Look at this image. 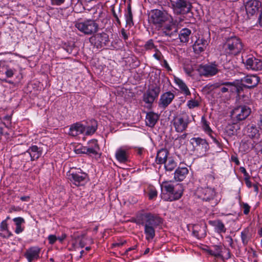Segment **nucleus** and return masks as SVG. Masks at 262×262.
<instances>
[{
    "instance_id": "nucleus-57",
    "label": "nucleus",
    "mask_w": 262,
    "mask_h": 262,
    "mask_svg": "<svg viewBox=\"0 0 262 262\" xmlns=\"http://www.w3.org/2000/svg\"><path fill=\"white\" fill-rule=\"evenodd\" d=\"M121 33L122 36L123 38V39H124V40H126L127 39H128V34H127L126 31L124 28L121 29Z\"/></svg>"
},
{
    "instance_id": "nucleus-58",
    "label": "nucleus",
    "mask_w": 262,
    "mask_h": 262,
    "mask_svg": "<svg viewBox=\"0 0 262 262\" xmlns=\"http://www.w3.org/2000/svg\"><path fill=\"white\" fill-rule=\"evenodd\" d=\"M240 171L244 174V176L245 177V179L246 178H250V176L248 173L247 172L246 169L244 167H241L239 168Z\"/></svg>"
},
{
    "instance_id": "nucleus-42",
    "label": "nucleus",
    "mask_w": 262,
    "mask_h": 262,
    "mask_svg": "<svg viewBox=\"0 0 262 262\" xmlns=\"http://www.w3.org/2000/svg\"><path fill=\"white\" fill-rule=\"evenodd\" d=\"M91 125L85 127V135H91L93 134L97 128V122L96 121L93 120L91 121Z\"/></svg>"
},
{
    "instance_id": "nucleus-8",
    "label": "nucleus",
    "mask_w": 262,
    "mask_h": 262,
    "mask_svg": "<svg viewBox=\"0 0 262 262\" xmlns=\"http://www.w3.org/2000/svg\"><path fill=\"white\" fill-rule=\"evenodd\" d=\"M68 179L76 186L83 185L86 181L88 175L81 169H71L68 172Z\"/></svg>"
},
{
    "instance_id": "nucleus-31",
    "label": "nucleus",
    "mask_w": 262,
    "mask_h": 262,
    "mask_svg": "<svg viewBox=\"0 0 262 262\" xmlns=\"http://www.w3.org/2000/svg\"><path fill=\"white\" fill-rule=\"evenodd\" d=\"M241 237L242 243L246 246L252 239V233L249 227L245 228L241 233Z\"/></svg>"
},
{
    "instance_id": "nucleus-9",
    "label": "nucleus",
    "mask_w": 262,
    "mask_h": 262,
    "mask_svg": "<svg viewBox=\"0 0 262 262\" xmlns=\"http://www.w3.org/2000/svg\"><path fill=\"white\" fill-rule=\"evenodd\" d=\"M90 42L97 49L106 46L110 40L107 34L102 32L97 33L90 38Z\"/></svg>"
},
{
    "instance_id": "nucleus-3",
    "label": "nucleus",
    "mask_w": 262,
    "mask_h": 262,
    "mask_svg": "<svg viewBox=\"0 0 262 262\" xmlns=\"http://www.w3.org/2000/svg\"><path fill=\"white\" fill-rule=\"evenodd\" d=\"M244 134L253 142L247 148V150L253 149L259 143L262 142V132L254 124H249L244 129Z\"/></svg>"
},
{
    "instance_id": "nucleus-2",
    "label": "nucleus",
    "mask_w": 262,
    "mask_h": 262,
    "mask_svg": "<svg viewBox=\"0 0 262 262\" xmlns=\"http://www.w3.org/2000/svg\"><path fill=\"white\" fill-rule=\"evenodd\" d=\"M242 39L236 36L226 37L223 44V50L226 56H233L239 54L243 50Z\"/></svg>"
},
{
    "instance_id": "nucleus-25",
    "label": "nucleus",
    "mask_w": 262,
    "mask_h": 262,
    "mask_svg": "<svg viewBox=\"0 0 262 262\" xmlns=\"http://www.w3.org/2000/svg\"><path fill=\"white\" fill-rule=\"evenodd\" d=\"M129 148L126 147H121L118 148L115 154L117 160L121 163H126L128 160Z\"/></svg>"
},
{
    "instance_id": "nucleus-47",
    "label": "nucleus",
    "mask_w": 262,
    "mask_h": 262,
    "mask_svg": "<svg viewBox=\"0 0 262 262\" xmlns=\"http://www.w3.org/2000/svg\"><path fill=\"white\" fill-rule=\"evenodd\" d=\"M148 198L149 200H153L157 198L158 192L155 188H151L148 192Z\"/></svg>"
},
{
    "instance_id": "nucleus-33",
    "label": "nucleus",
    "mask_w": 262,
    "mask_h": 262,
    "mask_svg": "<svg viewBox=\"0 0 262 262\" xmlns=\"http://www.w3.org/2000/svg\"><path fill=\"white\" fill-rule=\"evenodd\" d=\"M168 151L166 149H161L158 151L156 156V162L158 164H164L167 160Z\"/></svg>"
},
{
    "instance_id": "nucleus-11",
    "label": "nucleus",
    "mask_w": 262,
    "mask_h": 262,
    "mask_svg": "<svg viewBox=\"0 0 262 262\" xmlns=\"http://www.w3.org/2000/svg\"><path fill=\"white\" fill-rule=\"evenodd\" d=\"M167 19V14L165 12L158 9L151 11L150 21L158 27H161Z\"/></svg>"
},
{
    "instance_id": "nucleus-48",
    "label": "nucleus",
    "mask_w": 262,
    "mask_h": 262,
    "mask_svg": "<svg viewBox=\"0 0 262 262\" xmlns=\"http://www.w3.org/2000/svg\"><path fill=\"white\" fill-rule=\"evenodd\" d=\"M97 11L96 10L93 13V20H94L95 22L99 19V18L103 17L104 16V13L102 10H100L98 12V15L97 16H95V15L97 14Z\"/></svg>"
},
{
    "instance_id": "nucleus-23",
    "label": "nucleus",
    "mask_w": 262,
    "mask_h": 262,
    "mask_svg": "<svg viewBox=\"0 0 262 262\" xmlns=\"http://www.w3.org/2000/svg\"><path fill=\"white\" fill-rule=\"evenodd\" d=\"M16 72V70L11 68L8 64L5 63H1L0 64V78H11L13 76L14 74Z\"/></svg>"
},
{
    "instance_id": "nucleus-21",
    "label": "nucleus",
    "mask_w": 262,
    "mask_h": 262,
    "mask_svg": "<svg viewBox=\"0 0 262 262\" xmlns=\"http://www.w3.org/2000/svg\"><path fill=\"white\" fill-rule=\"evenodd\" d=\"M206 228L205 223L195 224L192 227V234L198 239L204 238L206 236Z\"/></svg>"
},
{
    "instance_id": "nucleus-50",
    "label": "nucleus",
    "mask_w": 262,
    "mask_h": 262,
    "mask_svg": "<svg viewBox=\"0 0 262 262\" xmlns=\"http://www.w3.org/2000/svg\"><path fill=\"white\" fill-rule=\"evenodd\" d=\"M11 119V117L10 116L7 115L4 117L3 120L4 121H6V122H4V124L6 127H9V126L10 125Z\"/></svg>"
},
{
    "instance_id": "nucleus-14",
    "label": "nucleus",
    "mask_w": 262,
    "mask_h": 262,
    "mask_svg": "<svg viewBox=\"0 0 262 262\" xmlns=\"http://www.w3.org/2000/svg\"><path fill=\"white\" fill-rule=\"evenodd\" d=\"M243 61L248 70L256 71L262 70V60L260 59L250 56L246 59L245 61L244 59Z\"/></svg>"
},
{
    "instance_id": "nucleus-39",
    "label": "nucleus",
    "mask_w": 262,
    "mask_h": 262,
    "mask_svg": "<svg viewBox=\"0 0 262 262\" xmlns=\"http://www.w3.org/2000/svg\"><path fill=\"white\" fill-rule=\"evenodd\" d=\"M239 129V126L237 124H228L225 128V133L229 136L234 135L237 131Z\"/></svg>"
},
{
    "instance_id": "nucleus-22",
    "label": "nucleus",
    "mask_w": 262,
    "mask_h": 262,
    "mask_svg": "<svg viewBox=\"0 0 262 262\" xmlns=\"http://www.w3.org/2000/svg\"><path fill=\"white\" fill-rule=\"evenodd\" d=\"M40 248L38 247H32L29 248L24 254V256L27 258L28 262H32L33 260L39 258Z\"/></svg>"
},
{
    "instance_id": "nucleus-37",
    "label": "nucleus",
    "mask_w": 262,
    "mask_h": 262,
    "mask_svg": "<svg viewBox=\"0 0 262 262\" xmlns=\"http://www.w3.org/2000/svg\"><path fill=\"white\" fill-rule=\"evenodd\" d=\"M91 143L93 144V146H85L86 154L89 156L96 155L99 150L97 141V140H93Z\"/></svg>"
},
{
    "instance_id": "nucleus-40",
    "label": "nucleus",
    "mask_w": 262,
    "mask_h": 262,
    "mask_svg": "<svg viewBox=\"0 0 262 262\" xmlns=\"http://www.w3.org/2000/svg\"><path fill=\"white\" fill-rule=\"evenodd\" d=\"M126 23L127 25L130 26L134 25L133 16L132 12V8L130 4H128L127 8V11L125 14Z\"/></svg>"
},
{
    "instance_id": "nucleus-53",
    "label": "nucleus",
    "mask_w": 262,
    "mask_h": 262,
    "mask_svg": "<svg viewBox=\"0 0 262 262\" xmlns=\"http://www.w3.org/2000/svg\"><path fill=\"white\" fill-rule=\"evenodd\" d=\"M75 151L77 154H86L85 146H81L80 147L77 148L75 149Z\"/></svg>"
},
{
    "instance_id": "nucleus-36",
    "label": "nucleus",
    "mask_w": 262,
    "mask_h": 262,
    "mask_svg": "<svg viewBox=\"0 0 262 262\" xmlns=\"http://www.w3.org/2000/svg\"><path fill=\"white\" fill-rule=\"evenodd\" d=\"M191 31L188 28L182 29L179 33V38L180 41L183 43H187L189 40Z\"/></svg>"
},
{
    "instance_id": "nucleus-51",
    "label": "nucleus",
    "mask_w": 262,
    "mask_h": 262,
    "mask_svg": "<svg viewBox=\"0 0 262 262\" xmlns=\"http://www.w3.org/2000/svg\"><path fill=\"white\" fill-rule=\"evenodd\" d=\"M13 221L15 223L16 226L21 225L22 223H25L24 219L21 217L14 218Z\"/></svg>"
},
{
    "instance_id": "nucleus-29",
    "label": "nucleus",
    "mask_w": 262,
    "mask_h": 262,
    "mask_svg": "<svg viewBox=\"0 0 262 262\" xmlns=\"http://www.w3.org/2000/svg\"><path fill=\"white\" fill-rule=\"evenodd\" d=\"M159 117V115L157 114L152 112L147 113L145 118L146 125L153 127L157 122Z\"/></svg>"
},
{
    "instance_id": "nucleus-16",
    "label": "nucleus",
    "mask_w": 262,
    "mask_h": 262,
    "mask_svg": "<svg viewBox=\"0 0 262 262\" xmlns=\"http://www.w3.org/2000/svg\"><path fill=\"white\" fill-rule=\"evenodd\" d=\"M251 110L247 106H239L235 108L232 113L233 118H236L238 121L245 119L250 114Z\"/></svg>"
},
{
    "instance_id": "nucleus-5",
    "label": "nucleus",
    "mask_w": 262,
    "mask_h": 262,
    "mask_svg": "<svg viewBox=\"0 0 262 262\" xmlns=\"http://www.w3.org/2000/svg\"><path fill=\"white\" fill-rule=\"evenodd\" d=\"M190 122L189 116L186 113L176 116L172 121L175 130L178 133H182L185 131Z\"/></svg>"
},
{
    "instance_id": "nucleus-60",
    "label": "nucleus",
    "mask_w": 262,
    "mask_h": 262,
    "mask_svg": "<svg viewBox=\"0 0 262 262\" xmlns=\"http://www.w3.org/2000/svg\"><path fill=\"white\" fill-rule=\"evenodd\" d=\"M112 13H113V16L116 19V20L117 21V23L120 25L121 24V22H120V20L117 15V14H116L115 10H114V8H113L112 9Z\"/></svg>"
},
{
    "instance_id": "nucleus-30",
    "label": "nucleus",
    "mask_w": 262,
    "mask_h": 262,
    "mask_svg": "<svg viewBox=\"0 0 262 262\" xmlns=\"http://www.w3.org/2000/svg\"><path fill=\"white\" fill-rule=\"evenodd\" d=\"M176 187V185H174L172 181H165L161 184L162 193L161 194L167 195L168 193H170L173 189Z\"/></svg>"
},
{
    "instance_id": "nucleus-1",
    "label": "nucleus",
    "mask_w": 262,
    "mask_h": 262,
    "mask_svg": "<svg viewBox=\"0 0 262 262\" xmlns=\"http://www.w3.org/2000/svg\"><path fill=\"white\" fill-rule=\"evenodd\" d=\"M135 223L144 227L146 239L149 241L155 237V229L162 224L163 219L157 214L142 212L137 215Z\"/></svg>"
},
{
    "instance_id": "nucleus-17",
    "label": "nucleus",
    "mask_w": 262,
    "mask_h": 262,
    "mask_svg": "<svg viewBox=\"0 0 262 262\" xmlns=\"http://www.w3.org/2000/svg\"><path fill=\"white\" fill-rule=\"evenodd\" d=\"M259 77L255 75H249L241 78V84L245 88L251 89L255 87L259 81Z\"/></svg>"
},
{
    "instance_id": "nucleus-49",
    "label": "nucleus",
    "mask_w": 262,
    "mask_h": 262,
    "mask_svg": "<svg viewBox=\"0 0 262 262\" xmlns=\"http://www.w3.org/2000/svg\"><path fill=\"white\" fill-rule=\"evenodd\" d=\"M210 138L212 139L213 142L216 144V145L220 148L222 149V145L220 143V142L219 141V140L213 136V133L211 132L210 134H207Z\"/></svg>"
},
{
    "instance_id": "nucleus-15",
    "label": "nucleus",
    "mask_w": 262,
    "mask_h": 262,
    "mask_svg": "<svg viewBox=\"0 0 262 262\" xmlns=\"http://www.w3.org/2000/svg\"><path fill=\"white\" fill-rule=\"evenodd\" d=\"M160 92V88L157 86H154L144 94L143 100L146 103L151 104L157 98Z\"/></svg>"
},
{
    "instance_id": "nucleus-28",
    "label": "nucleus",
    "mask_w": 262,
    "mask_h": 262,
    "mask_svg": "<svg viewBox=\"0 0 262 262\" xmlns=\"http://www.w3.org/2000/svg\"><path fill=\"white\" fill-rule=\"evenodd\" d=\"M178 29L177 27L172 24L167 25L164 27L162 30V35L174 37L177 36Z\"/></svg>"
},
{
    "instance_id": "nucleus-24",
    "label": "nucleus",
    "mask_w": 262,
    "mask_h": 262,
    "mask_svg": "<svg viewBox=\"0 0 262 262\" xmlns=\"http://www.w3.org/2000/svg\"><path fill=\"white\" fill-rule=\"evenodd\" d=\"M85 130V126L80 122H76L70 126L69 135L73 137H76L79 135L83 134Z\"/></svg>"
},
{
    "instance_id": "nucleus-26",
    "label": "nucleus",
    "mask_w": 262,
    "mask_h": 262,
    "mask_svg": "<svg viewBox=\"0 0 262 262\" xmlns=\"http://www.w3.org/2000/svg\"><path fill=\"white\" fill-rule=\"evenodd\" d=\"M208 45L207 40L203 38H199L193 45L194 52L196 54H200L205 51Z\"/></svg>"
},
{
    "instance_id": "nucleus-34",
    "label": "nucleus",
    "mask_w": 262,
    "mask_h": 262,
    "mask_svg": "<svg viewBox=\"0 0 262 262\" xmlns=\"http://www.w3.org/2000/svg\"><path fill=\"white\" fill-rule=\"evenodd\" d=\"M208 254L216 257H221L222 251V247L221 246L214 245L211 248L205 249Z\"/></svg>"
},
{
    "instance_id": "nucleus-43",
    "label": "nucleus",
    "mask_w": 262,
    "mask_h": 262,
    "mask_svg": "<svg viewBox=\"0 0 262 262\" xmlns=\"http://www.w3.org/2000/svg\"><path fill=\"white\" fill-rule=\"evenodd\" d=\"M164 164L166 171H171L177 166V163L171 158H168Z\"/></svg>"
},
{
    "instance_id": "nucleus-35",
    "label": "nucleus",
    "mask_w": 262,
    "mask_h": 262,
    "mask_svg": "<svg viewBox=\"0 0 262 262\" xmlns=\"http://www.w3.org/2000/svg\"><path fill=\"white\" fill-rule=\"evenodd\" d=\"M209 223L214 227L215 230L217 233H225L226 231L224 224L221 220L210 221Z\"/></svg>"
},
{
    "instance_id": "nucleus-59",
    "label": "nucleus",
    "mask_w": 262,
    "mask_h": 262,
    "mask_svg": "<svg viewBox=\"0 0 262 262\" xmlns=\"http://www.w3.org/2000/svg\"><path fill=\"white\" fill-rule=\"evenodd\" d=\"M52 4L53 5H56L57 6L61 5L63 4L65 2V0H51Z\"/></svg>"
},
{
    "instance_id": "nucleus-64",
    "label": "nucleus",
    "mask_w": 262,
    "mask_h": 262,
    "mask_svg": "<svg viewBox=\"0 0 262 262\" xmlns=\"http://www.w3.org/2000/svg\"><path fill=\"white\" fill-rule=\"evenodd\" d=\"M231 160L232 162H234L236 165H238L240 164V162L236 156H231Z\"/></svg>"
},
{
    "instance_id": "nucleus-41",
    "label": "nucleus",
    "mask_w": 262,
    "mask_h": 262,
    "mask_svg": "<svg viewBox=\"0 0 262 262\" xmlns=\"http://www.w3.org/2000/svg\"><path fill=\"white\" fill-rule=\"evenodd\" d=\"M0 229L1 231L5 232V234L4 235H2V234H1V236H3V237L5 238H9L12 235V233L10 231H9L8 229V224L7 223L6 220L3 221L1 223Z\"/></svg>"
},
{
    "instance_id": "nucleus-32",
    "label": "nucleus",
    "mask_w": 262,
    "mask_h": 262,
    "mask_svg": "<svg viewBox=\"0 0 262 262\" xmlns=\"http://www.w3.org/2000/svg\"><path fill=\"white\" fill-rule=\"evenodd\" d=\"M223 85L221 87L220 91L222 93L226 92L234 93L235 91H238V88L232 82H223Z\"/></svg>"
},
{
    "instance_id": "nucleus-52",
    "label": "nucleus",
    "mask_w": 262,
    "mask_h": 262,
    "mask_svg": "<svg viewBox=\"0 0 262 262\" xmlns=\"http://www.w3.org/2000/svg\"><path fill=\"white\" fill-rule=\"evenodd\" d=\"M223 82H216L213 83V84L210 85L209 88L211 90L220 88L223 85Z\"/></svg>"
},
{
    "instance_id": "nucleus-61",
    "label": "nucleus",
    "mask_w": 262,
    "mask_h": 262,
    "mask_svg": "<svg viewBox=\"0 0 262 262\" xmlns=\"http://www.w3.org/2000/svg\"><path fill=\"white\" fill-rule=\"evenodd\" d=\"M226 239L227 242L228 243L229 246L230 247H233V239L231 237V236H227L226 237Z\"/></svg>"
},
{
    "instance_id": "nucleus-18",
    "label": "nucleus",
    "mask_w": 262,
    "mask_h": 262,
    "mask_svg": "<svg viewBox=\"0 0 262 262\" xmlns=\"http://www.w3.org/2000/svg\"><path fill=\"white\" fill-rule=\"evenodd\" d=\"M262 0H248L245 4V9L248 14L253 15L258 12L261 6Z\"/></svg>"
},
{
    "instance_id": "nucleus-10",
    "label": "nucleus",
    "mask_w": 262,
    "mask_h": 262,
    "mask_svg": "<svg viewBox=\"0 0 262 262\" xmlns=\"http://www.w3.org/2000/svg\"><path fill=\"white\" fill-rule=\"evenodd\" d=\"M200 197L203 201L209 202L212 207L215 206L219 202L215 199V192L213 189L207 187L202 188L200 190Z\"/></svg>"
},
{
    "instance_id": "nucleus-45",
    "label": "nucleus",
    "mask_w": 262,
    "mask_h": 262,
    "mask_svg": "<svg viewBox=\"0 0 262 262\" xmlns=\"http://www.w3.org/2000/svg\"><path fill=\"white\" fill-rule=\"evenodd\" d=\"M144 49L146 50H151L152 49H157L156 46L154 43V40L152 39L147 40L143 46Z\"/></svg>"
},
{
    "instance_id": "nucleus-55",
    "label": "nucleus",
    "mask_w": 262,
    "mask_h": 262,
    "mask_svg": "<svg viewBox=\"0 0 262 262\" xmlns=\"http://www.w3.org/2000/svg\"><path fill=\"white\" fill-rule=\"evenodd\" d=\"M243 208L244 209V213L248 214L250 212V206L247 203H244Z\"/></svg>"
},
{
    "instance_id": "nucleus-6",
    "label": "nucleus",
    "mask_w": 262,
    "mask_h": 262,
    "mask_svg": "<svg viewBox=\"0 0 262 262\" xmlns=\"http://www.w3.org/2000/svg\"><path fill=\"white\" fill-rule=\"evenodd\" d=\"M173 12L177 14L189 13L192 8L191 3L188 0H170Z\"/></svg>"
},
{
    "instance_id": "nucleus-38",
    "label": "nucleus",
    "mask_w": 262,
    "mask_h": 262,
    "mask_svg": "<svg viewBox=\"0 0 262 262\" xmlns=\"http://www.w3.org/2000/svg\"><path fill=\"white\" fill-rule=\"evenodd\" d=\"M174 81L179 86L182 93H183L186 96L190 95L191 93L188 88L182 80L177 78L174 79Z\"/></svg>"
},
{
    "instance_id": "nucleus-20",
    "label": "nucleus",
    "mask_w": 262,
    "mask_h": 262,
    "mask_svg": "<svg viewBox=\"0 0 262 262\" xmlns=\"http://www.w3.org/2000/svg\"><path fill=\"white\" fill-rule=\"evenodd\" d=\"M26 152L29 154L31 161H33L38 159L42 155L43 149L40 146L36 145H32L29 147Z\"/></svg>"
},
{
    "instance_id": "nucleus-62",
    "label": "nucleus",
    "mask_w": 262,
    "mask_h": 262,
    "mask_svg": "<svg viewBox=\"0 0 262 262\" xmlns=\"http://www.w3.org/2000/svg\"><path fill=\"white\" fill-rule=\"evenodd\" d=\"M126 241H120L119 242L115 243L112 244L113 247H119L123 245L125 243H126Z\"/></svg>"
},
{
    "instance_id": "nucleus-46",
    "label": "nucleus",
    "mask_w": 262,
    "mask_h": 262,
    "mask_svg": "<svg viewBox=\"0 0 262 262\" xmlns=\"http://www.w3.org/2000/svg\"><path fill=\"white\" fill-rule=\"evenodd\" d=\"M187 105L189 108L193 109L198 107L200 105V103L198 101L191 99L187 101Z\"/></svg>"
},
{
    "instance_id": "nucleus-27",
    "label": "nucleus",
    "mask_w": 262,
    "mask_h": 262,
    "mask_svg": "<svg viewBox=\"0 0 262 262\" xmlns=\"http://www.w3.org/2000/svg\"><path fill=\"white\" fill-rule=\"evenodd\" d=\"M188 173V169L186 167H179L174 171V179L176 181H183Z\"/></svg>"
},
{
    "instance_id": "nucleus-12",
    "label": "nucleus",
    "mask_w": 262,
    "mask_h": 262,
    "mask_svg": "<svg viewBox=\"0 0 262 262\" xmlns=\"http://www.w3.org/2000/svg\"><path fill=\"white\" fill-rule=\"evenodd\" d=\"M198 72L200 75L208 77L215 75L219 72V70L214 62L209 64L200 65Z\"/></svg>"
},
{
    "instance_id": "nucleus-13",
    "label": "nucleus",
    "mask_w": 262,
    "mask_h": 262,
    "mask_svg": "<svg viewBox=\"0 0 262 262\" xmlns=\"http://www.w3.org/2000/svg\"><path fill=\"white\" fill-rule=\"evenodd\" d=\"M167 195L161 194V198L165 201H174L180 199L183 195V189L181 184H177L176 187Z\"/></svg>"
},
{
    "instance_id": "nucleus-63",
    "label": "nucleus",
    "mask_w": 262,
    "mask_h": 262,
    "mask_svg": "<svg viewBox=\"0 0 262 262\" xmlns=\"http://www.w3.org/2000/svg\"><path fill=\"white\" fill-rule=\"evenodd\" d=\"M24 230V228L21 227V225L16 226L15 232L16 234H19L22 232Z\"/></svg>"
},
{
    "instance_id": "nucleus-4",
    "label": "nucleus",
    "mask_w": 262,
    "mask_h": 262,
    "mask_svg": "<svg viewBox=\"0 0 262 262\" xmlns=\"http://www.w3.org/2000/svg\"><path fill=\"white\" fill-rule=\"evenodd\" d=\"M75 27L85 35H92L98 30V25L94 20L88 19L83 21L77 22Z\"/></svg>"
},
{
    "instance_id": "nucleus-54",
    "label": "nucleus",
    "mask_w": 262,
    "mask_h": 262,
    "mask_svg": "<svg viewBox=\"0 0 262 262\" xmlns=\"http://www.w3.org/2000/svg\"><path fill=\"white\" fill-rule=\"evenodd\" d=\"M48 240L50 244H53L57 240V237L54 235H50L48 236Z\"/></svg>"
},
{
    "instance_id": "nucleus-19",
    "label": "nucleus",
    "mask_w": 262,
    "mask_h": 262,
    "mask_svg": "<svg viewBox=\"0 0 262 262\" xmlns=\"http://www.w3.org/2000/svg\"><path fill=\"white\" fill-rule=\"evenodd\" d=\"M174 97V94L170 91L164 93L160 96L159 106L163 109L165 108L171 103Z\"/></svg>"
},
{
    "instance_id": "nucleus-56",
    "label": "nucleus",
    "mask_w": 262,
    "mask_h": 262,
    "mask_svg": "<svg viewBox=\"0 0 262 262\" xmlns=\"http://www.w3.org/2000/svg\"><path fill=\"white\" fill-rule=\"evenodd\" d=\"M155 51L156 53L154 54L153 56L158 60H161L162 56L161 53L157 49H156Z\"/></svg>"
},
{
    "instance_id": "nucleus-44",
    "label": "nucleus",
    "mask_w": 262,
    "mask_h": 262,
    "mask_svg": "<svg viewBox=\"0 0 262 262\" xmlns=\"http://www.w3.org/2000/svg\"><path fill=\"white\" fill-rule=\"evenodd\" d=\"M201 122L202 123V128L206 134H210L211 132H212V129L209 126V123L206 120L205 117L204 116H202L201 119Z\"/></svg>"
},
{
    "instance_id": "nucleus-7",
    "label": "nucleus",
    "mask_w": 262,
    "mask_h": 262,
    "mask_svg": "<svg viewBox=\"0 0 262 262\" xmlns=\"http://www.w3.org/2000/svg\"><path fill=\"white\" fill-rule=\"evenodd\" d=\"M190 143L193 145V150L200 156L205 155L209 149V145L206 140L200 137L191 138Z\"/></svg>"
}]
</instances>
